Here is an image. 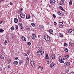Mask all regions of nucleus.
Here are the masks:
<instances>
[{
    "mask_svg": "<svg viewBox=\"0 0 74 74\" xmlns=\"http://www.w3.org/2000/svg\"><path fill=\"white\" fill-rule=\"evenodd\" d=\"M10 67H10V66H8V69H10Z\"/></svg>",
    "mask_w": 74,
    "mask_h": 74,
    "instance_id": "obj_56",
    "label": "nucleus"
},
{
    "mask_svg": "<svg viewBox=\"0 0 74 74\" xmlns=\"http://www.w3.org/2000/svg\"><path fill=\"white\" fill-rule=\"evenodd\" d=\"M69 5H72V1L70 0L69 3Z\"/></svg>",
    "mask_w": 74,
    "mask_h": 74,
    "instance_id": "obj_30",
    "label": "nucleus"
},
{
    "mask_svg": "<svg viewBox=\"0 0 74 74\" xmlns=\"http://www.w3.org/2000/svg\"><path fill=\"white\" fill-rule=\"evenodd\" d=\"M18 58L17 57L15 58V60H18Z\"/></svg>",
    "mask_w": 74,
    "mask_h": 74,
    "instance_id": "obj_48",
    "label": "nucleus"
},
{
    "mask_svg": "<svg viewBox=\"0 0 74 74\" xmlns=\"http://www.w3.org/2000/svg\"><path fill=\"white\" fill-rule=\"evenodd\" d=\"M31 37L32 38V39L33 40H34L35 38H36V35H35V34H32Z\"/></svg>",
    "mask_w": 74,
    "mask_h": 74,
    "instance_id": "obj_6",
    "label": "nucleus"
},
{
    "mask_svg": "<svg viewBox=\"0 0 74 74\" xmlns=\"http://www.w3.org/2000/svg\"><path fill=\"white\" fill-rule=\"evenodd\" d=\"M31 45V43L30 42H27V45H28V46H30Z\"/></svg>",
    "mask_w": 74,
    "mask_h": 74,
    "instance_id": "obj_31",
    "label": "nucleus"
},
{
    "mask_svg": "<svg viewBox=\"0 0 74 74\" xmlns=\"http://www.w3.org/2000/svg\"><path fill=\"white\" fill-rule=\"evenodd\" d=\"M44 53V51H38L37 52V55H41Z\"/></svg>",
    "mask_w": 74,
    "mask_h": 74,
    "instance_id": "obj_2",
    "label": "nucleus"
},
{
    "mask_svg": "<svg viewBox=\"0 0 74 74\" xmlns=\"http://www.w3.org/2000/svg\"><path fill=\"white\" fill-rule=\"evenodd\" d=\"M70 74H74V72H73L71 73Z\"/></svg>",
    "mask_w": 74,
    "mask_h": 74,
    "instance_id": "obj_49",
    "label": "nucleus"
},
{
    "mask_svg": "<svg viewBox=\"0 0 74 74\" xmlns=\"http://www.w3.org/2000/svg\"><path fill=\"white\" fill-rule=\"evenodd\" d=\"M63 58L61 57V56H60L59 57V62L60 63H64V61L63 60Z\"/></svg>",
    "mask_w": 74,
    "mask_h": 74,
    "instance_id": "obj_3",
    "label": "nucleus"
},
{
    "mask_svg": "<svg viewBox=\"0 0 74 74\" xmlns=\"http://www.w3.org/2000/svg\"><path fill=\"white\" fill-rule=\"evenodd\" d=\"M39 28L40 30H42L44 29V26L42 25H40Z\"/></svg>",
    "mask_w": 74,
    "mask_h": 74,
    "instance_id": "obj_19",
    "label": "nucleus"
},
{
    "mask_svg": "<svg viewBox=\"0 0 74 74\" xmlns=\"http://www.w3.org/2000/svg\"><path fill=\"white\" fill-rule=\"evenodd\" d=\"M50 3L52 4L54 3L55 2V0H50Z\"/></svg>",
    "mask_w": 74,
    "mask_h": 74,
    "instance_id": "obj_14",
    "label": "nucleus"
},
{
    "mask_svg": "<svg viewBox=\"0 0 74 74\" xmlns=\"http://www.w3.org/2000/svg\"><path fill=\"white\" fill-rule=\"evenodd\" d=\"M26 18L27 19H29L30 18V16L29 15H27L26 16Z\"/></svg>",
    "mask_w": 74,
    "mask_h": 74,
    "instance_id": "obj_28",
    "label": "nucleus"
},
{
    "mask_svg": "<svg viewBox=\"0 0 74 74\" xmlns=\"http://www.w3.org/2000/svg\"><path fill=\"white\" fill-rule=\"evenodd\" d=\"M57 13L58 14V15H60V16H62V13L60 12V11H58L57 12Z\"/></svg>",
    "mask_w": 74,
    "mask_h": 74,
    "instance_id": "obj_18",
    "label": "nucleus"
},
{
    "mask_svg": "<svg viewBox=\"0 0 74 74\" xmlns=\"http://www.w3.org/2000/svg\"><path fill=\"white\" fill-rule=\"evenodd\" d=\"M2 70V68L1 67H0V70Z\"/></svg>",
    "mask_w": 74,
    "mask_h": 74,
    "instance_id": "obj_54",
    "label": "nucleus"
},
{
    "mask_svg": "<svg viewBox=\"0 0 74 74\" xmlns=\"http://www.w3.org/2000/svg\"><path fill=\"white\" fill-rule=\"evenodd\" d=\"M64 46H65L66 47H67V44L64 43Z\"/></svg>",
    "mask_w": 74,
    "mask_h": 74,
    "instance_id": "obj_42",
    "label": "nucleus"
},
{
    "mask_svg": "<svg viewBox=\"0 0 74 74\" xmlns=\"http://www.w3.org/2000/svg\"><path fill=\"white\" fill-rule=\"evenodd\" d=\"M53 18H56V16L55 15V14H53Z\"/></svg>",
    "mask_w": 74,
    "mask_h": 74,
    "instance_id": "obj_44",
    "label": "nucleus"
},
{
    "mask_svg": "<svg viewBox=\"0 0 74 74\" xmlns=\"http://www.w3.org/2000/svg\"><path fill=\"white\" fill-rule=\"evenodd\" d=\"M69 71L68 69H66L65 70V72L67 73Z\"/></svg>",
    "mask_w": 74,
    "mask_h": 74,
    "instance_id": "obj_39",
    "label": "nucleus"
},
{
    "mask_svg": "<svg viewBox=\"0 0 74 74\" xmlns=\"http://www.w3.org/2000/svg\"><path fill=\"white\" fill-rule=\"evenodd\" d=\"M54 24L55 26L56 25H57V23H56V22H54Z\"/></svg>",
    "mask_w": 74,
    "mask_h": 74,
    "instance_id": "obj_41",
    "label": "nucleus"
},
{
    "mask_svg": "<svg viewBox=\"0 0 74 74\" xmlns=\"http://www.w3.org/2000/svg\"><path fill=\"white\" fill-rule=\"evenodd\" d=\"M43 68H44V67H42V69H43Z\"/></svg>",
    "mask_w": 74,
    "mask_h": 74,
    "instance_id": "obj_59",
    "label": "nucleus"
},
{
    "mask_svg": "<svg viewBox=\"0 0 74 74\" xmlns=\"http://www.w3.org/2000/svg\"><path fill=\"white\" fill-rule=\"evenodd\" d=\"M16 29H18V25H16Z\"/></svg>",
    "mask_w": 74,
    "mask_h": 74,
    "instance_id": "obj_43",
    "label": "nucleus"
},
{
    "mask_svg": "<svg viewBox=\"0 0 74 74\" xmlns=\"http://www.w3.org/2000/svg\"><path fill=\"white\" fill-rule=\"evenodd\" d=\"M64 51L65 52H67L68 51H69V49H68L67 48H65L64 49Z\"/></svg>",
    "mask_w": 74,
    "mask_h": 74,
    "instance_id": "obj_26",
    "label": "nucleus"
},
{
    "mask_svg": "<svg viewBox=\"0 0 74 74\" xmlns=\"http://www.w3.org/2000/svg\"><path fill=\"white\" fill-rule=\"evenodd\" d=\"M73 32V30L72 29H70L69 30H68L67 31V32L68 33H71V32Z\"/></svg>",
    "mask_w": 74,
    "mask_h": 74,
    "instance_id": "obj_16",
    "label": "nucleus"
},
{
    "mask_svg": "<svg viewBox=\"0 0 74 74\" xmlns=\"http://www.w3.org/2000/svg\"><path fill=\"white\" fill-rule=\"evenodd\" d=\"M49 32L51 34H53V30H52L51 29H50L49 30Z\"/></svg>",
    "mask_w": 74,
    "mask_h": 74,
    "instance_id": "obj_21",
    "label": "nucleus"
},
{
    "mask_svg": "<svg viewBox=\"0 0 74 74\" xmlns=\"http://www.w3.org/2000/svg\"><path fill=\"white\" fill-rule=\"evenodd\" d=\"M11 62V60L10 59L8 60V64H10V62Z\"/></svg>",
    "mask_w": 74,
    "mask_h": 74,
    "instance_id": "obj_35",
    "label": "nucleus"
},
{
    "mask_svg": "<svg viewBox=\"0 0 74 74\" xmlns=\"http://www.w3.org/2000/svg\"><path fill=\"white\" fill-rule=\"evenodd\" d=\"M73 63H74V61L73 62Z\"/></svg>",
    "mask_w": 74,
    "mask_h": 74,
    "instance_id": "obj_64",
    "label": "nucleus"
},
{
    "mask_svg": "<svg viewBox=\"0 0 74 74\" xmlns=\"http://www.w3.org/2000/svg\"><path fill=\"white\" fill-rule=\"evenodd\" d=\"M21 39L23 41H24L25 42L26 41V38L23 36H21Z\"/></svg>",
    "mask_w": 74,
    "mask_h": 74,
    "instance_id": "obj_5",
    "label": "nucleus"
},
{
    "mask_svg": "<svg viewBox=\"0 0 74 74\" xmlns=\"http://www.w3.org/2000/svg\"><path fill=\"white\" fill-rule=\"evenodd\" d=\"M55 63L52 62L50 65V68L52 69V67H53V66H54L55 65Z\"/></svg>",
    "mask_w": 74,
    "mask_h": 74,
    "instance_id": "obj_4",
    "label": "nucleus"
},
{
    "mask_svg": "<svg viewBox=\"0 0 74 74\" xmlns=\"http://www.w3.org/2000/svg\"><path fill=\"white\" fill-rule=\"evenodd\" d=\"M8 44V41H7V40H5L4 44H5V45H7Z\"/></svg>",
    "mask_w": 74,
    "mask_h": 74,
    "instance_id": "obj_23",
    "label": "nucleus"
},
{
    "mask_svg": "<svg viewBox=\"0 0 74 74\" xmlns=\"http://www.w3.org/2000/svg\"><path fill=\"white\" fill-rule=\"evenodd\" d=\"M14 22L15 23H18V19L16 18H15L14 19Z\"/></svg>",
    "mask_w": 74,
    "mask_h": 74,
    "instance_id": "obj_13",
    "label": "nucleus"
},
{
    "mask_svg": "<svg viewBox=\"0 0 74 74\" xmlns=\"http://www.w3.org/2000/svg\"><path fill=\"white\" fill-rule=\"evenodd\" d=\"M45 59H49V57L48 56V55L47 54H46L45 56Z\"/></svg>",
    "mask_w": 74,
    "mask_h": 74,
    "instance_id": "obj_11",
    "label": "nucleus"
},
{
    "mask_svg": "<svg viewBox=\"0 0 74 74\" xmlns=\"http://www.w3.org/2000/svg\"><path fill=\"white\" fill-rule=\"evenodd\" d=\"M69 55H67L66 56L64 57V59H67V58H69Z\"/></svg>",
    "mask_w": 74,
    "mask_h": 74,
    "instance_id": "obj_24",
    "label": "nucleus"
},
{
    "mask_svg": "<svg viewBox=\"0 0 74 74\" xmlns=\"http://www.w3.org/2000/svg\"><path fill=\"white\" fill-rule=\"evenodd\" d=\"M15 29V28L14 27H12L11 28V30H14Z\"/></svg>",
    "mask_w": 74,
    "mask_h": 74,
    "instance_id": "obj_33",
    "label": "nucleus"
},
{
    "mask_svg": "<svg viewBox=\"0 0 74 74\" xmlns=\"http://www.w3.org/2000/svg\"><path fill=\"white\" fill-rule=\"evenodd\" d=\"M29 59V58L27 57L26 58V63H27V62H28Z\"/></svg>",
    "mask_w": 74,
    "mask_h": 74,
    "instance_id": "obj_25",
    "label": "nucleus"
},
{
    "mask_svg": "<svg viewBox=\"0 0 74 74\" xmlns=\"http://www.w3.org/2000/svg\"><path fill=\"white\" fill-rule=\"evenodd\" d=\"M26 28L28 30H29V29H30V26H27L26 27Z\"/></svg>",
    "mask_w": 74,
    "mask_h": 74,
    "instance_id": "obj_32",
    "label": "nucleus"
},
{
    "mask_svg": "<svg viewBox=\"0 0 74 74\" xmlns=\"http://www.w3.org/2000/svg\"><path fill=\"white\" fill-rule=\"evenodd\" d=\"M31 25L33 26V27H34L35 26H36V25H35V24L34 23H31Z\"/></svg>",
    "mask_w": 74,
    "mask_h": 74,
    "instance_id": "obj_34",
    "label": "nucleus"
},
{
    "mask_svg": "<svg viewBox=\"0 0 74 74\" xmlns=\"http://www.w3.org/2000/svg\"><path fill=\"white\" fill-rule=\"evenodd\" d=\"M4 1V0H0V2H3Z\"/></svg>",
    "mask_w": 74,
    "mask_h": 74,
    "instance_id": "obj_51",
    "label": "nucleus"
},
{
    "mask_svg": "<svg viewBox=\"0 0 74 74\" xmlns=\"http://www.w3.org/2000/svg\"><path fill=\"white\" fill-rule=\"evenodd\" d=\"M27 54H28V55H30V51L28 52L27 53Z\"/></svg>",
    "mask_w": 74,
    "mask_h": 74,
    "instance_id": "obj_47",
    "label": "nucleus"
},
{
    "mask_svg": "<svg viewBox=\"0 0 74 74\" xmlns=\"http://www.w3.org/2000/svg\"><path fill=\"white\" fill-rule=\"evenodd\" d=\"M64 3V0H61L59 3L60 5H62Z\"/></svg>",
    "mask_w": 74,
    "mask_h": 74,
    "instance_id": "obj_7",
    "label": "nucleus"
},
{
    "mask_svg": "<svg viewBox=\"0 0 74 74\" xmlns=\"http://www.w3.org/2000/svg\"><path fill=\"white\" fill-rule=\"evenodd\" d=\"M18 61H15L13 62V63L14 64H16H16H18Z\"/></svg>",
    "mask_w": 74,
    "mask_h": 74,
    "instance_id": "obj_27",
    "label": "nucleus"
},
{
    "mask_svg": "<svg viewBox=\"0 0 74 74\" xmlns=\"http://www.w3.org/2000/svg\"><path fill=\"white\" fill-rule=\"evenodd\" d=\"M23 10V8H21L18 10V12H19V13H22Z\"/></svg>",
    "mask_w": 74,
    "mask_h": 74,
    "instance_id": "obj_17",
    "label": "nucleus"
},
{
    "mask_svg": "<svg viewBox=\"0 0 74 74\" xmlns=\"http://www.w3.org/2000/svg\"><path fill=\"white\" fill-rule=\"evenodd\" d=\"M23 62V61H22V60H20L19 61V63L20 64H21V63H22Z\"/></svg>",
    "mask_w": 74,
    "mask_h": 74,
    "instance_id": "obj_36",
    "label": "nucleus"
},
{
    "mask_svg": "<svg viewBox=\"0 0 74 74\" xmlns=\"http://www.w3.org/2000/svg\"><path fill=\"white\" fill-rule=\"evenodd\" d=\"M1 17V14H0V17Z\"/></svg>",
    "mask_w": 74,
    "mask_h": 74,
    "instance_id": "obj_60",
    "label": "nucleus"
},
{
    "mask_svg": "<svg viewBox=\"0 0 74 74\" xmlns=\"http://www.w3.org/2000/svg\"><path fill=\"white\" fill-rule=\"evenodd\" d=\"M4 32V30H3V29H0V33L1 32Z\"/></svg>",
    "mask_w": 74,
    "mask_h": 74,
    "instance_id": "obj_37",
    "label": "nucleus"
},
{
    "mask_svg": "<svg viewBox=\"0 0 74 74\" xmlns=\"http://www.w3.org/2000/svg\"><path fill=\"white\" fill-rule=\"evenodd\" d=\"M20 26L22 27V24H21L20 25H19Z\"/></svg>",
    "mask_w": 74,
    "mask_h": 74,
    "instance_id": "obj_52",
    "label": "nucleus"
},
{
    "mask_svg": "<svg viewBox=\"0 0 74 74\" xmlns=\"http://www.w3.org/2000/svg\"><path fill=\"white\" fill-rule=\"evenodd\" d=\"M20 16L21 18H23L25 17V14L23 13H21L20 14Z\"/></svg>",
    "mask_w": 74,
    "mask_h": 74,
    "instance_id": "obj_8",
    "label": "nucleus"
},
{
    "mask_svg": "<svg viewBox=\"0 0 74 74\" xmlns=\"http://www.w3.org/2000/svg\"><path fill=\"white\" fill-rule=\"evenodd\" d=\"M44 38L46 41H49L50 40V37L47 35H45L44 36Z\"/></svg>",
    "mask_w": 74,
    "mask_h": 74,
    "instance_id": "obj_1",
    "label": "nucleus"
},
{
    "mask_svg": "<svg viewBox=\"0 0 74 74\" xmlns=\"http://www.w3.org/2000/svg\"><path fill=\"white\" fill-rule=\"evenodd\" d=\"M0 58L3 59H4V57H3V56H0Z\"/></svg>",
    "mask_w": 74,
    "mask_h": 74,
    "instance_id": "obj_38",
    "label": "nucleus"
},
{
    "mask_svg": "<svg viewBox=\"0 0 74 74\" xmlns=\"http://www.w3.org/2000/svg\"><path fill=\"white\" fill-rule=\"evenodd\" d=\"M23 55H24V56H27V55L25 53H24Z\"/></svg>",
    "mask_w": 74,
    "mask_h": 74,
    "instance_id": "obj_46",
    "label": "nucleus"
},
{
    "mask_svg": "<svg viewBox=\"0 0 74 74\" xmlns=\"http://www.w3.org/2000/svg\"><path fill=\"white\" fill-rule=\"evenodd\" d=\"M51 62H52L51 60L50 59H49L48 60L47 62V64H49V63H51Z\"/></svg>",
    "mask_w": 74,
    "mask_h": 74,
    "instance_id": "obj_12",
    "label": "nucleus"
},
{
    "mask_svg": "<svg viewBox=\"0 0 74 74\" xmlns=\"http://www.w3.org/2000/svg\"><path fill=\"white\" fill-rule=\"evenodd\" d=\"M21 29H23V26H22L21 27Z\"/></svg>",
    "mask_w": 74,
    "mask_h": 74,
    "instance_id": "obj_50",
    "label": "nucleus"
},
{
    "mask_svg": "<svg viewBox=\"0 0 74 74\" xmlns=\"http://www.w3.org/2000/svg\"><path fill=\"white\" fill-rule=\"evenodd\" d=\"M38 51H42V49L41 47H39L38 48Z\"/></svg>",
    "mask_w": 74,
    "mask_h": 74,
    "instance_id": "obj_15",
    "label": "nucleus"
},
{
    "mask_svg": "<svg viewBox=\"0 0 74 74\" xmlns=\"http://www.w3.org/2000/svg\"><path fill=\"white\" fill-rule=\"evenodd\" d=\"M65 63L66 64V65H67V66H69L70 64V62H66Z\"/></svg>",
    "mask_w": 74,
    "mask_h": 74,
    "instance_id": "obj_22",
    "label": "nucleus"
},
{
    "mask_svg": "<svg viewBox=\"0 0 74 74\" xmlns=\"http://www.w3.org/2000/svg\"><path fill=\"white\" fill-rule=\"evenodd\" d=\"M69 46H72V44H70L69 45Z\"/></svg>",
    "mask_w": 74,
    "mask_h": 74,
    "instance_id": "obj_53",
    "label": "nucleus"
},
{
    "mask_svg": "<svg viewBox=\"0 0 74 74\" xmlns=\"http://www.w3.org/2000/svg\"><path fill=\"white\" fill-rule=\"evenodd\" d=\"M31 64L32 66H34V63L33 61H31Z\"/></svg>",
    "mask_w": 74,
    "mask_h": 74,
    "instance_id": "obj_10",
    "label": "nucleus"
},
{
    "mask_svg": "<svg viewBox=\"0 0 74 74\" xmlns=\"http://www.w3.org/2000/svg\"><path fill=\"white\" fill-rule=\"evenodd\" d=\"M59 22V23H62L61 22Z\"/></svg>",
    "mask_w": 74,
    "mask_h": 74,
    "instance_id": "obj_57",
    "label": "nucleus"
},
{
    "mask_svg": "<svg viewBox=\"0 0 74 74\" xmlns=\"http://www.w3.org/2000/svg\"><path fill=\"white\" fill-rule=\"evenodd\" d=\"M61 23H62V24L63 23V22H62Z\"/></svg>",
    "mask_w": 74,
    "mask_h": 74,
    "instance_id": "obj_62",
    "label": "nucleus"
},
{
    "mask_svg": "<svg viewBox=\"0 0 74 74\" xmlns=\"http://www.w3.org/2000/svg\"><path fill=\"white\" fill-rule=\"evenodd\" d=\"M63 27V25H60V26H59V27L60 28H62V27Z\"/></svg>",
    "mask_w": 74,
    "mask_h": 74,
    "instance_id": "obj_40",
    "label": "nucleus"
},
{
    "mask_svg": "<svg viewBox=\"0 0 74 74\" xmlns=\"http://www.w3.org/2000/svg\"><path fill=\"white\" fill-rule=\"evenodd\" d=\"M55 55L54 54H52L51 55V56L52 59L54 60L55 59Z\"/></svg>",
    "mask_w": 74,
    "mask_h": 74,
    "instance_id": "obj_9",
    "label": "nucleus"
},
{
    "mask_svg": "<svg viewBox=\"0 0 74 74\" xmlns=\"http://www.w3.org/2000/svg\"><path fill=\"white\" fill-rule=\"evenodd\" d=\"M38 67H39V68H40L41 67V66H38Z\"/></svg>",
    "mask_w": 74,
    "mask_h": 74,
    "instance_id": "obj_58",
    "label": "nucleus"
},
{
    "mask_svg": "<svg viewBox=\"0 0 74 74\" xmlns=\"http://www.w3.org/2000/svg\"><path fill=\"white\" fill-rule=\"evenodd\" d=\"M3 23V21H1L0 22V24H1V23Z\"/></svg>",
    "mask_w": 74,
    "mask_h": 74,
    "instance_id": "obj_55",
    "label": "nucleus"
},
{
    "mask_svg": "<svg viewBox=\"0 0 74 74\" xmlns=\"http://www.w3.org/2000/svg\"><path fill=\"white\" fill-rule=\"evenodd\" d=\"M59 36L60 37L62 38L63 37V34H61V33H59Z\"/></svg>",
    "mask_w": 74,
    "mask_h": 74,
    "instance_id": "obj_20",
    "label": "nucleus"
},
{
    "mask_svg": "<svg viewBox=\"0 0 74 74\" xmlns=\"http://www.w3.org/2000/svg\"><path fill=\"white\" fill-rule=\"evenodd\" d=\"M61 74H64L63 73H62Z\"/></svg>",
    "mask_w": 74,
    "mask_h": 74,
    "instance_id": "obj_63",
    "label": "nucleus"
},
{
    "mask_svg": "<svg viewBox=\"0 0 74 74\" xmlns=\"http://www.w3.org/2000/svg\"><path fill=\"white\" fill-rule=\"evenodd\" d=\"M71 44H72V45H73V43H71Z\"/></svg>",
    "mask_w": 74,
    "mask_h": 74,
    "instance_id": "obj_61",
    "label": "nucleus"
},
{
    "mask_svg": "<svg viewBox=\"0 0 74 74\" xmlns=\"http://www.w3.org/2000/svg\"><path fill=\"white\" fill-rule=\"evenodd\" d=\"M60 9H61V10H62L63 11H65V10H64V9L62 7L60 6Z\"/></svg>",
    "mask_w": 74,
    "mask_h": 74,
    "instance_id": "obj_29",
    "label": "nucleus"
},
{
    "mask_svg": "<svg viewBox=\"0 0 74 74\" xmlns=\"http://www.w3.org/2000/svg\"><path fill=\"white\" fill-rule=\"evenodd\" d=\"M10 5H12L13 4V3H12L10 2Z\"/></svg>",
    "mask_w": 74,
    "mask_h": 74,
    "instance_id": "obj_45",
    "label": "nucleus"
}]
</instances>
